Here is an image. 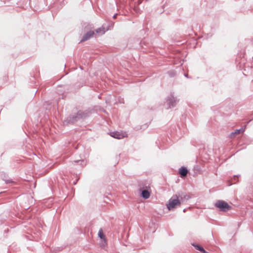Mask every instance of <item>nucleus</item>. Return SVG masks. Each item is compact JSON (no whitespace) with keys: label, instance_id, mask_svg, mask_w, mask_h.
Segmentation results:
<instances>
[{"label":"nucleus","instance_id":"f03ea898","mask_svg":"<svg viewBox=\"0 0 253 253\" xmlns=\"http://www.w3.org/2000/svg\"><path fill=\"white\" fill-rule=\"evenodd\" d=\"M80 120V119L78 116V114L77 113L76 114H75L74 115H72L68 117L66 119V121L68 123H74L77 121Z\"/></svg>","mask_w":253,"mask_h":253},{"label":"nucleus","instance_id":"f8f14e48","mask_svg":"<svg viewBox=\"0 0 253 253\" xmlns=\"http://www.w3.org/2000/svg\"><path fill=\"white\" fill-rule=\"evenodd\" d=\"M95 32L96 33L99 34L100 35H102V34H104L105 32V31L104 30V28H99L95 30Z\"/></svg>","mask_w":253,"mask_h":253},{"label":"nucleus","instance_id":"20e7f679","mask_svg":"<svg viewBox=\"0 0 253 253\" xmlns=\"http://www.w3.org/2000/svg\"><path fill=\"white\" fill-rule=\"evenodd\" d=\"M94 34V32L93 31H89L87 32L84 35L83 37L81 42H84L89 40L90 38L92 37Z\"/></svg>","mask_w":253,"mask_h":253},{"label":"nucleus","instance_id":"f3484780","mask_svg":"<svg viewBox=\"0 0 253 253\" xmlns=\"http://www.w3.org/2000/svg\"><path fill=\"white\" fill-rule=\"evenodd\" d=\"M117 14H115L113 15V18H116L117 17Z\"/></svg>","mask_w":253,"mask_h":253},{"label":"nucleus","instance_id":"423d86ee","mask_svg":"<svg viewBox=\"0 0 253 253\" xmlns=\"http://www.w3.org/2000/svg\"><path fill=\"white\" fill-rule=\"evenodd\" d=\"M174 104V98L172 96L171 97L168 98L165 103V105L167 109L170 108L173 106Z\"/></svg>","mask_w":253,"mask_h":253},{"label":"nucleus","instance_id":"6e6552de","mask_svg":"<svg viewBox=\"0 0 253 253\" xmlns=\"http://www.w3.org/2000/svg\"><path fill=\"white\" fill-rule=\"evenodd\" d=\"M167 207L169 211L174 209V198L173 197L169 199V204H167Z\"/></svg>","mask_w":253,"mask_h":253},{"label":"nucleus","instance_id":"2eb2a0df","mask_svg":"<svg viewBox=\"0 0 253 253\" xmlns=\"http://www.w3.org/2000/svg\"><path fill=\"white\" fill-rule=\"evenodd\" d=\"M74 162L77 163H80V165H82V163L84 162V161L83 160H81L75 161Z\"/></svg>","mask_w":253,"mask_h":253},{"label":"nucleus","instance_id":"9d476101","mask_svg":"<svg viewBox=\"0 0 253 253\" xmlns=\"http://www.w3.org/2000/svg\"><path fill=\"white\" fill-rule=\"evenodd\" d=\"M176 199H175V208L176 206H179L181 204V203L183 201V199L181 197L176 196Z\"/></svg>","mask_w":253,"mask_h":253},{"label":"nucleus","instance_id":"ddd939ff","mask_svg":"<svg viewBox=\"0 0 253 253\" xmlns=\"http://www.w3.org/2000/svg\"><path fill=\"white\" fill-rule=\"evenodd\" d=\"M98 236L100 239H104L105 236L102 232V230L101 229L98 232Z\"/></svg>","mask_w":253,"mask_h":253},{"label":"nucleus","instance_id":"dca6fc26","mask_svg":"<svg viewBox=\"0 0 253 253\" xmlns=\"http://www.w3.org/2000/svg\"><path fill=\"white\" fill-rule=\"evenodd\" d=\"M5 183L6 184H8V183H10L11 182H12V181L11 179H7V180H5Z\"/></svg>","mask_w":253,"mask_h":253},{"label":"nucleus","instance_id":"f257e3e1","mask_svg":"<svg viewBox=\"0 0 253 253\" xmlns=\"http://www.w3.org/2000/svg\"><path fill=\"white\" fill-rule=\"evenodd\" d=\"M215 206L219 208L220 211H226L231 209V207L224 201H218L216 204Z\"/></svg>","mask_w":253,"mask_h":253},{"label":"nucleus","instance_id":"a211bd4d","mask_svg":"<svg viewBox=\"0 0 253 253\" xmlns=\"http://www.w3.org/2000/svg\"><path fill=\"white\" fill-rule=\"evenodd\" d=\"M138 4L141 3V0H138Z\"/></svg>","mask_w":253,"mask_h":253},{"label":"nucleus","instance_id":"7ed1b4c3","mask_svg":"<svg viewBox=\"0 0 253 253\" xmlns=\"http://www.w3.org/2000/svg\"><path fill=\"white\" fill-rule=\"evenodd\" d=\"M77 113L80 120H81L88 117L90 114V112L88 110H79L77 112Z\"/></svg>","mask_w":253,"mask_h":253},{"label":"nucleus","instance_id":"9b49d317","mask_svg":"<svg viewBox=\"0 0 253 253\" xmlns=\"http://www.w3.org/2000/svg\"><path fill=\"white\" fill-rule=\"evenodd\" d=\"M244 130L243 129H236L234 132L231 133V137H234L236 135L239 134L241 132H243Z\"/></svg>","mask_w":253,"mask_h":253},{"label":"nucleus","instance_id":"4468645a","mask_svg":"<svg viewBox=\"0 0 253 253\" xmlns=\"http://www.w3.org/2000/svg\"><path fill=\"white\" fill-rule=\"evenodd\" d=\"M195 248H196V249L199 250L200 251H201L204 253H206V251L202 247H201L200 246L196 245V246H195Z\"/></svg>","mask_w":253,"mask_h":253},{"label":"nucleus","instance_id":"39448f33","mask_svg":"<svg viewBox=\"0 0 253 253\" xmlns=\"http://www.w3.org/2000/svg\"><path fill=\"white\" fill-rule=\"evenodd\" d=\"M110 135L112 137L118 139H122L126 136L125 133H121L118 131H114L110 132Z\"/></svg>","mask_w":253,"mask_h":253},{"label":"nucleus","instance_id":"1a4fd4ad","mask_svg":"<svg viewBox=\"0 0 253 253\" xmlns=\"http://www.w3.org/2000/svg\"><path fill=\"white\" fill-rule=\"evenodd\" d=\"M141 196L143 198L147 199L149 198L150 194L147 190H143L141 192Z\"/></svg>","mask_w":253,"mask_h":253},{"label":"nucleus","instance_id":"0eeeda50","mask_svg":"<svg viewBox=\"0 0 253 253\" xmlns=\"http://www.w3.org/2000/svg\"><path fill=\"white\" fill-rule=\"evenodd\" d=\"M188 170L185 167H181L178 170V173L182 178L185 177L187 176L188 173Z\"/></svg>","mask_w":253,"mask_h":253}]
</instances>
